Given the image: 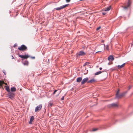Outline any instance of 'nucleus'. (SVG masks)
Masks as SVG:
<instances>
[{"instance_id": "27", "label": "nucleus", "mask_w": 133, "mask_h": 133, "mask_svg": "<svg viewBox=\"0 0 133 133\" xmlns=\"http://www.w3.org/2000/svg\"><path fill=\"white\" fill-rule=\"evenodd\" d=\"M97 129H92V131H96L97 130Z\"/></svg>"}, {"instance_id": "29", "label": "nucleus", "mask_w": 133, "mask_h": 133, "mask_svg": "<svg viewBox=\"0 0 133 133\" xmlns=\"http://www.w3.org/2000/svg\"><path fill=\"white\" fill-rule=\"evenodd\" d=\"M57 91V90H55L54 91V92H53V94H55V93H56V91Z\"/></svg>"}, {"instance_id": "34", "label": "nucleus", "mask_w": 133, "mask_h": 133, "mask_svg": "<svg viewBox=\"0 0 133 133\" xmlns=\"http://www.w3.org/2000/svg\"><path fill=\"white\" fill-rule=\"evenodd\" d=\"M31 58H32V59H35V57L34 56V57H31Z\"/></svg>"}, {"instance_id": "2", "label": "nucleus", "mask_w": 133, "mask_h": 133, "mask_svg": "<svg viewBox=\"0 0 133 133\" xmlns=\"http://www.w3.org/2000/svg\"><path fill=\"white\" fill-rule=\"evenodd\" d=\"M131 3L129 0L128 1L127 4L124 6H122V7L125 10H126L130 8Z\"/></svg>"}, {"instance_id": "40", "label": "nucleus", "mask_w": 133, "mask_h": 133, "mask_svg": "<svg viewBox=\"0 0 133 133\" xmlns=\"http://www.w3.org/2000/svg\"><path fill=\"white\" fill-rule=\"evenodd\" d=\"M102 41V42H104V41H103V40Z\"/></svg>"}, {"instance_id": "4", "label": "nucleus", "mask_w": 133, "mask_h": 133, "mask_svg": "<svg viewBox=\"0 0 133 133\" xmlns=\"http://www.w3.org/2000/svg\"><path fill=\"white\" fill-rule=\"evenodd\" d=\"M127 92V91H125L123 92L120 95L116 94V98H119L121 97H122L123 96L125 95Z\"/></svg>"}, {"instance_id": "8", "label": "nucleus", "mask_w": 133, "mask_h": 133, "mask_svg": "<svg viewBox=\"0 0 133 133\" xmlns=\"http://www.w3.org/2000/svg\"><path fill=\"white\" fill-rule=\"evenodd\" d=\"M118 106V104L116 103H113L108 105V107H117Z\"/></svg>"}, {"instance_id": "39", "label": "nucleus", "mask_w": 133, "mask_h": 133, "mask_svg": "<svg viewBox=\"0 0 133 133\" xmlns=\"http://www.w3.org/2000/svg\"><path fill=\"white\" fill-rule=\"evenodd\" d=\"M132 47H133V44H132Z\"/></svg>"}, {"instance_id": "30", "label": "nucleus", "mask_w": 133, "mask_h": 133, "mask_svg": "<svg viewBox=\"0 0 133 133\" xmlns=\"http://www.w3.org/2000/svg\"><path fill=\"white\" fill-rule=\"evenodd\" d=\"M3 72L5 75L6 74V71H5L4 70V71H3Z\"/></svg>"}, {"instance_id": "23", "label": "nucleus", "mask_w": 133, "mask_h": 133, "mask_svg": "<svg viewBox=\"0 0 133 133\" xmlns=\"http://www.w3.org/2000/svg\"><path fill=\"white\" fill-rule=\"evenodd\" d=\"M52 104L51 103H50L48 104V106L49 107H51L52 105Z\"/></svg>"}, {"instance_id": "37", "label": "nucleus", "mask_w": 133, "mask_h": 133, "mask_svg": "<svg viewBox=\"0 0 133 133\" xmlns=\"http://www.w3.org/2000/svg\"><path fill=\"white\" fill-rule=\"evenodd\" d=\"M101 51H97V52H96V53H97V52H101Z\"/></svg>"}, {"instance_id": "14", "label": "nucleus", "mask_w": 133, "mask_h": 133, "mask_svg": "<svg viewBox=\"0 0 133 133\" xmlns=\"http://www.w3.org/2000/svg\"><path fill=\"white\" fill-rule=\"evenodd\" d=\"M82 78L81 77L78 78L77 79L76 81L77 82H80L82 80Z\"/></svg>"}, {"instance_id": "1", "label": "nucleus", "mask_w": 133, "mask_h": 133, "mask_svg": "<svg viewBox=\"0 0 133 133\" xmlns=\"http://www.w3.org/2000/svg\"><path fill=\"white\" fill-rule=\"evenodd\" d=\"M6 89L9 92L8 95L9 97L12 99H13L15 95L14 93L10 91L9 88L8 87H6Z\"/></svg>"}, {"instance_id": "21", "label": "nucleus", "mask_w": 133, "mask_h": 133, "mask_svg": "<svg viewBox=\"0 0 133 133\" xmlns=\"http://www.w3.org/2000/svg\"><path fill=\"white\" fill-rule=\"evenodd\" d=\"M68 5H69L68 4H65V5H62V6H61L62 7V9H63L64 8L66 7Z\"/></svg>"}, {"instance_id": "32", "label": "nucleus", "mask_w": 133, "mask_h": 133, "mask_svg": "<svg viewBox=\"0 0 133 133\" xmlns=\"http://www.w3.org/2000/svg\"><path fill=\"white\" fill-rule=\"evenodd\" d=\"M66 1L67 2H70V0H66Z\"/></svg>"}, {"instance_id": "12", "label": "nucleus", "mask_w": 133, "mask_h": 133, "mask_svg": "<svg viewBox=\"0 0 133 133\" xmlns=\"http://www.w3.org/2000/svg\"><path fill=\"white\" fill-rule=\"evenodd\" d=\"M111 8V6H110L108 7H107V8H105L103 9V11H109Z\"/></svg>"}, {"instance_id": "38", "label": "nucleus", "mask_w": 133, "mask_h": 133, "mask_svg": "<svg viewBox=\"0 0 133 133\" xmlns=\"http://www.w3.org/2000/svg\"><path fill=\"white\" fill-rule=\"evenodd\" d=\"M12 56V59H13V58H14V57H13V56Z\"/></svg>"}, {"instance_id": "13", "label": "nucleus", "mask_w": 133, "mask_h": 133, "mask_svg": "<svg viewBox=\"0 0 133 133\" xmlns=\"http://www.w3.org/2000/svg\"><path fill=\"white\" fill-rule=\"evenodd\" d=\"M34 119V117L33 116H32L30 119V120L29 122V124H31L32 123V122Z\"/></svg>"}, {"instance_id": "15", "label": "nucleus", "mask_w": 133, "mask_h": 133, "mask_svg": "<svg viewBox=\"0 0 133 133\" xmlns=\"http://www.w3.org/2000/svg\"><path fill=\"white\" fill-rule=\"evenodd\" d=\"M96 80L94 79V78L88 81H87L88 83H93Z\"/></svg>"}, {"instance_id": "20", "label": "nucleus", "mask_w": 133, "mask_h": 133, "mask_svg": "<svg viewBox=\"0 0 133 133\" xmlns=\"http://www.w3.org/2000/svg\"><path fill=\"white\" fill-rule=\"evenodd\" d=\"M55 9L57 10H60L61 9H62V7L61 6L59 7H58L56 8Z\"/></svg>"}, {"instance_id": "36", "label": "nucleus", "mask_w": 133, "mask_h": 133, "mask_svg": "<svg viewBox=\"0 0 133 133\" xmlns=\"http://www.w3.org/2000/svg\"><path fill=\"white\" fill-rule=\"evenodd\" d=\"M102 68H99V70H102Z\"/></svg>"}, {"instance_id": "3", "label": "nucleus", "mask_w": 133, "mask_h": 133, "mask_svg": "<svg viewBox=\"0 0 133 133\" xmlns=\"http://www.w3.org/2000/svg\"><path fill=\"white\" fill-rule=\"evenodd\" d=\"M27 49L26 46L23 44L21 46L18 47V49L20 51H24Z\"/></svg>"}, {"instance_id": "10", "label": "nucleus", "mask_w": 133, "mask_h": 133, "mask_svg": "<svg viewBox=\"0 0 133 133\" xmlns=\"http://www.w3.org/2000/svg\"><path fill=\"white\" fill-rule=\"evenodd\" d=\"M88 79V77H86L83 79L81 82V85L85 84L87 81Z\"/></svg>"}, {"instance_id": "9", "label": "nucleus", "mask_w": 133, "mask_h": 133, "mask_svg": "<svg viewBox=\"0 0 133 133\" xmlns=\"http://www.w3.org/2000/svg\"><path fill=\"white\" fill-rule=\"evenodd\" d=\"M22 63L24 65L27 66L28 64V62L26 59L22 60Z\"/></svg>"}, {"instance_id": "24", "label": "nucleus", "mask_w": 133, "mask_h": 133, "mask_svg": "<svg viewBox=\"0 0 133 133\" xmlns=\"http://www.w3.org/2000/svg\"><path fill=\"white\" fill-rule=\"evenodd\" d=\"M107 50H109V46L108 45H107L106 46V47L105 48Z\"/></svg>"}, {"instance_id": "17", "label": "nucleus", "mask_w": 133, "mask_h": 133, "mask_svg": "<svg viewBox=\"0 0 133 133\" xmlns=\"http://www.w3.org/2000/svg\"><path fill=\"white\" fill-rule=\"evenodd\" d=\"M6 84V83H4V81H0V87L2 86L3 84Z\"/></svg>"}, {"instance_id": "16", "label": "nucleus", "mask_w": 133, "mask_h": 133, "mask_svg": "<svg viewBox=\"0 0 133 133\" xmlns=\"http://www.w3.org/2000/svg\"><path fill=\"white\" fill-rule=\"evenodd\" d=\"M125 63H124L122 65H118L117 66V67L118 69L121 68H122L123 66H124L125 65Z\"/></svg>"}, {"instance_id": "31", "label": "nucleus", "mask_w": 133, "mask_h": 133, "mask_svg": "<svg viewBox=\"0 0 133 133\" xmlns=\"http://www.w3.org/2000/svg\"><path fill=\"white\" fill-rule=\"evenodd\" d=\"M61 100H63L64 99V96H63L61 99Z\"/></svg>"}, {"instance_id": "22", "label": "nucleus", "mask_w": 133, "mask_h": 133, "mask_svg": "<svg viewBox=\"0 0 133 133\" xmlns=\"http://www.w3.org/2000/svg\"><path fill=\"white\" fill-rule=\"evenodd\" d=\"M89 64V62H86L83 65V66H84L85 65H86L88 64Z\"/></svg>"}, {"instance_id": "26", "label": "nucleus", "mask_w": 133, "mask_h": 133, "mask_svg": "<svg viewBox=\"0 0 133 133\" xmlns=\"http://www.w3.org/2000/svg\"><path fill=\"white\" fill-rule=\"evenodd\" d=\"M101 28V27L100 26H99V27H98V28H97L96 29V30H99V29H100Z\"/></svg>"}, {"instance_id": "35", "label": "nucleus", "mask_w": 133, "mask_h": 133, "mask_svg": "<svg viewBox=\"0 0 133 133\" xmlns=\"http://www.w3.org/2000/svg\"><path fill=\"white\" fill-rule=\"evenodd\" d=\"M16 44H15L14 45V47L15 48V47H16Z\"/></svg>"}, {"instance_id": "5", "label": "nucleus", "mask_w": 133, "mask_h": 133, "mask_svg": "<svg viewBox=\"0 0 133 133\" xmlns=\"http://www.w3.org/2000/svg\"><path fill=\"white\" fill-rule=\"evenodd\" d=\"M85 52H84L82 51H81L77 54V57H79L80 56H82L85 55Z\"/></svg>"}, {"instance_id": "7", "label": "nucleus", "mask_w": 133, "mask_h": 133, "mask_svg": "<svg viewBox=\"0 0 133 133\" xmlns=\"http://www.w3.org/2000/svg\"><path fill=\"white\" fill-rule=\"evenodd\" d=\"M19 56L22 58H23V60H25L28 58L30 57L29 56L26 55H19Z\"/></svg>"}, {"instance_id": "19", "label": "nucleus", "mask_w": 133, "mask_h": 133, "mask_svg": "<svg viewBox=\"0 0 133 133\" xmlns=\"http://www.w3.org/2000/svg\"><path fill=\"white\" fill-rule=\"evenodd\" d=\"M102 72L101 71H98V72H96L95 74V75H99V74H101V73Z\"/></svg>"}, {"instance_id": "28", "label": "nucleus", "mask_w": 133, "mask_h": 133, "mask_svg": "<svg viewBox=\"0 0 133 133\" xmlns=\"http://www.w3.org/2000/svg\"><path fill=\"white\" fill-rule=\"evenodd\" d=\"M119 90H118L117 91V93H116V94H118V93H119Z\"/></svg>"}, {"instance_id": "6", "label": "nucleus", "mask_w": 133, "mask_h": 133, "mask_svg": "<svg viewBox=\"0 0 133 133\" xmlns=\"http://www.w3.org/2000/svg\"><path fill=\"white\" fill-rule=\"evenodd\" d=\"M42 104H40L38 106H37L36 107L35 111L36 112L39 111L41 109L42 107Z\"/></svg>"}, {"instance_id": "18", "label": "nucleus", "mask_w": 133, "mask_h": 133, "mask_svg": "<svg viewBox=\"0 0 133 133\" xmlns=\"http://www.w3.org/2000/svg\"><path fill=\"white\" fill-rule=\"evenodd\" d=\"M16 90V88L15 87H12L11 88V92L15 91Z\"/></svg>"}, {"instance_id": "33", "label": "nucleus", "mask_w": 133, "mask_h": 133, "mask_svg": "<svg viewBox=\"0 0 133 133\" xmlns=\"http://www.w3.org/2000/svg\"><path fill=\"white\" fill-rule=\"evenodd\" d=\"M106 14V13L104 12H102V14L103 15H105Z\"/></svg>"}, {"instance_id": "41", "label": "nucleus", "mask_w": 133, "mask_h": 133, "mask_svg": "<svg viewBox=\"0 0 133 133\" xmlns=\"http://www.w3.org/2000/svg\"><path fill=\"white\" fill-rule=\"evenodd\" d=\"M104 47H105V45H104Z\"/></svg>"}, {"instance_id": "25", "label": "nucleus", "mask_w": 133, "mask_h": 133, "mask_svg": "<svg viewBox=\"0 0 133 133\" xmlns=\"http://www.w3.org/2000/svg\"><path fill=\"white\" fill-rule=\"evenodd\" d=\"M131 88V86L129 85L128 87V90H129Z\"/></svg>"}, {"instance_id": "11", "label": "nucleus", "mask_w": 133, "mask_h": 133, "mask_svg": "<svg viewBox=\"0 0 133 133\" xmlns=\"http://www.w3.org/2000/svg\"><path fill=\"white\" fill-rule=\"evenodd\" d=\"M108 60L109 61H112L114 60V58L113 56L110 55L108 58Z\"/></svg>"}]
</instances>
